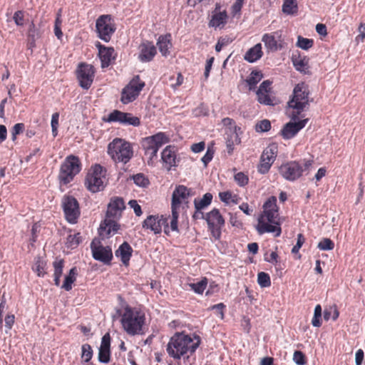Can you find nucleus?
<instances>
[{
    "instance_id": "f257e3e1",
    "label": "nucleus",
    "mask_w": 365,
    "mask_h": 365,
    "mask_svg": "<svg viewBox=\"0 0 365 365\" xmlns=\"http://www.w3.org/2000/svg\"><path fill=\"white\" fill-rule=\"evenodd\" d=\"M263 213L259 217L256 230L259 235L274 233L275 237L281 235L282 230L277 218L279 216L277 198L270 197L263 205Z\"/></svg>"
},
{
    "instance_id": "cd10ccee",
    "label": "nucleus",
    "mask_w": 365,
    "mask_h": 365,
    "mask_svg": "<svg viewBox=\"0 0 365 365\" xmlns=\"http://www.w3.org/2000/svg\"><path fill=\"white\" fill-rule=\"evenodd\" d=\"M132 247L128 242H125L115 251V256L120 257L123 264L127 266L132 255Z\"/></svg>"
},
{
    "instance_id": "473e14b6",
    "label": "nucleus",
    "mask_w": 365,
    "mask_h": 365,
    "mask_svg": "<svg viewBox=\"0 0 365 365\" xmlns=\"http://www.w3.org/2000/svg\"><path fill=\"white\" fill-rule=\"evenodd\" d=\"M282 12L287 15H295L297 14L298 6L297 0H283Z\"/></svg>"
},
{
    "instance_id": "a211bd4d",
    "label": "nucleus",
    "mask_w": 365,
    "mask_h": 365,
    "mask_svg": "<svg viewBox=\"0 0 365 365\" xmlns=\"http://www.w3.org/2000/svg\"><path fill=\"white\" fill-rule=\"evenodd\" d=\"M262 41L267 49L272 51L279 50L283 47L282 31H277L272 34H265Z\"/></svg>"
},
{
    "instance_id": "f03ea898",
    "label": "nucleus",
    "mask_w": 365,
    "mask_h": 365,
    "mask_svg": "<svg viewBox=\"0 0 365 365\" xmlns=\"http://www.w3.org/2000/svg\"><path fill=\"white\" fill-rule=\"evenodd\" d=\"M200 338L195 336L194 339L188 335L177 334L173 336L167 344V352L174 359H180L187 353L192 354L200 344Z\"/></svg>"
},
{
    "instance_id": "1a4fd4ad",
    "label": "nucleus",
    "mask_w": 365,
    "mask_h": 365,
    "mask_svg": "<svg viewBox=\"0 0 365 365\" xmlns=\"http://www.w3.org/2000/svg\"><path fill=\"white\" fill-rule=\"evenodd\" d=\"M98 36L105 42H108L115 31V26L110 15H101L96 22Z\"/></svg>"
},
{
    "instance_id": "bb28decb",
    "label": "nucleus",
    "mask_w": 365,
    "mask_h": 365,
    "mask_svg": "<svg viewBox=\"0 0 365 365\" xmlns=\"http://www.w3.org/2000/svg\"><path fill=\"white\" fill-rule=\"evenodd\" d=\"M218 4L216 5L215 11L212 15V18L209 22V26L215 28H221L225 26L227 22V15L225 11H217Z\"/></svg>"
},
{
    "instance_id": "e2e57ef3",
    "label": "nucleus",
    "mask_w": 365,
    "mask_h": 365,
    "mask_svg": "<svg viewBox=\"0 0 365 365\" xmlns=\"http://www.w3.org/2000/svg\"><path fill=\"white\" fill-rule=\"evenodd\" d=\"M8 305L6 304V299L5 297V294L4 293L1 299L0 302V323H2L3 321V314L8 309Z\"/></svg>"
},
{
    "instance_id": "ddd939ff",
    "label": "nucleus",
    "mask_w": 365,
    "mask_h": 365,
    "mask_svg": "<svg viewBox=\"0 0 365 365\" xmlns=\"http://www.w3.org/2000/svg\"><path fill=\"white\" fill-rule=\"evenodd\" d=\"M143 227L150 229L153 231L155 234L160 233L162 228H164V232L166 235L169 234V226L168 223V218L163 215H150L143 222Z\"/></svg>"
},
{
    "instance_id": "39448f33",
    "label": "nucleus",
    "mask_w": 365,
    "mask_h": 365,
    "mask_svg": "<svg viewBox=\"0 0 365 365\" xmlns=\"http://www.w3.org/2000/svg\"><path fill=\"white\" fill-rule=\"evenodd\" d=\"M309 88L304 83H298L294 87L292 98L288 102L289 107L297 110V113L291 116L292 120H296L298 115L309 107Z\"/></svg>"
},
{
    "instance_id": "2f4dec72",
    "label": "nucleus",
    "mask_w": 365,
    "mask_h": 365,
    "mask_svg": "<svg viewBox=\"0 0 365 365\" xmlns=\"http://www.w3.org/2000/svg\"><path fill=\"white\" fill-rule=\"evenodd\" d=\"M78 271L76 267H73L70 269L69 274L66 276L64 282L61 286L62 289L66 291H70L72 289V284L76 281Z\"/></svg>"
},
{
    "instance_id": "dca6fc26",
    "label": "nucleus",
    "mask_w": 365,
    "mask_h": 365,
    "mask_svg": "<svg viewBox=\"0 0 365 365\" xmlns=\"http://www.w3.org/2000/svg\"><path fill=\"white\" fill-rule=\"evenodd\" d=\"M100 241L93 240L91 244L93 257L104 264H109L113 258L112 250L109 246L103 247Z\"/></svg>"
},
{
    "instance_id": "a18cd8bd",
    "label": "nucleus",
    "mask_w": 365,
    "mask_h": 365,
    "mask_svg": "<svg viewBox=\"0 0 365 365\" xmlns=\"http://www.w3.org/2000/svg\"><path fill=\"white\" fill-rule=\"evenodd\" d=\"M271 128V123L269 120L264 119L258 122L255 125L257 132H267Z\"/></svg>"
},
{
    "instance_id": "4c0bfd02",
    "label": "nucleus",
    "mask_w": 365,
    "mask_h": 365,
    "mask_svg": "<svg viewBox=\"0 0 365 365\" xmlns=\"http://www.w3.org/2000/svg\"><path fill=\"white\" fill-rule=\"evenodd\" d=\"M207 284V280L206 278L201 279L196 283L189 284V287L197 294H202L205 289Z\"/></svg>"
},
{
    "instance_id": "c03bdc74",
    "label": "nucleus",
    "mask_w": 365,
    "mask_h": 365,
    "mask_svg": "<svg viewBox=\"0 0 365 365\" xmlns=\"http://www.w3.org/2000/svg\"><path fill=\"white\" fill-rule=\"evenodd\" d=\"M320 250H331L334 247V242L329 238H324L317 245Z\"/></svg>"
},
{
    "instance_id": "58836bf2",
    "label": "nucleus",
    "mask_w": 365,
    "mask_h": 365,
    "mask_svg": "<svg viewBox=\"0 0 365 365\" xmlns=\"http://www.w3.org/2000/svg\"><path fill=\"white\" fill-rule=\"evenodd\" d=\"M93 356V349L91 345L84 344L81 346V359L84 362H88Z\"/></svg>"
},
{
    "instance_id": "7ed1b4c3",
    "label": "nucleus",
    "mask_w": 365,
    "mask_h": 365,
    "mask_svg": "<svg viewBox=\"0 0 365 365\" xmlns=\"http://www.w3.org/2000/svg\"><path fill=\"white\" fill-rule=\"evenodd\" d=\"M145 321V314L142 312L130 307L125 308L120 319L123 329L132 336L142 333Z\"/></svg>"
},
{
    "instance_id": "2eb2a0df",
    "label": "nucleus",
    "mask_w": 365,
    "mask_h": 365,
    "mask_svg": "<svg viewBox=\"0 0 365 365\" xmlns=\"http://www.w3.org/2000/svg\"><path fill=\"white\" fill-rule=\"evenodd\" d=\"M103 120L106 122H118L124 125H131L138 126L140 125V119L138 117L133 116L131 113H123L118 110H115L108 114L107 118H104Z\"/></svg>"
},
{
    "instance_id": "37998d69",
    "label": "nucleus",
    "mask_w": 365,
    "mask_h": 365,
    "mask_svg": "<svg viewBox=\"0 0 365 365\" xmlns=\"http://www.w3.org/2000/svg\"><path fill=\"white\" fill-rule=\"evenodd\" d=\"M313 40L309 38H303L302 36L298 37L297 45L298 47L307 50L312 47L313 46Z\"/></svg>"
},
{
    "instance_id": "a19ab883",
    "label": "nucleus",
    "mask_w": 365,
    "mask_h": 365,
    "mask_svg": "<svg viewBox=\"0 0 365 365\" xmlns=\"http://www.w3.org/2000/svg\"><path fill=\"white\" fill-rule=\"evenodd\" d=\"M80 233L68 235L66 239L67 247L71 249L76 247L80 243Z\"/></svg>"
},
{
    "instance_id": "49530a36",
    "label": "nucleus",
    "mask_w": 365,
    "mask_h": 365,
    "mask_svg": "<svg viewBox=\"0 0 365 365\" xmlns=\"http://www.w3.org/2000/svg\"><path fill=\"white\" fill-rule=\"evenodd\" d=\"M133 179L135 184L140 187H146L149 183L148 179L142 173L133 175Z\"/></svg>"
},
{
    "instance_id": "412c9836",
    "label": "nucleus",
    "mask_w": 365,
    "mask_h": 365,
    "mask_svg": "<svg viewBox=\"0 0 365 365\" xmlns=\"http://www.w3.org/2000/svg\"><path fill=\"white\" fill-rule=\"evenodd\" d=\"M117 220L106 216L104 222L101 224L99 228V234L102 238H108L118 231L119 226L116 222Z\"/></svg>"
},
{
    "instance_id": "c85d7f7f",
    "label": "nucleus",
    "mask_w": 365,
    "mask_h": 365,
    "mask_svg": "<svg viewBox=\"0 0 365 365\" xmlns=\"http://www.w3.org/2000/svg\"><path fill=\"white\" fill-rule=\"evenodd\" d=\"M293 65L295 68L304 73L308 72L309 69V59L306 56H301L300 55H293L292 57Z\"/></svg>"
},
{
    "instance_id": "20e7f679",
    "label": "nucleus",
    "mask_w": 365,
    "mask_h": 365,
    "mask_svg": "<svg viewBox=\"0 0 365 365\" xmlns=\"http://www.w3.org/2000/svg\"><path fill=\"white\" fill-rule=\"evenodd\" d=\"M108 153L115 163H127L133 156L130 143L121 138H115L108 145Z\"/></svg>"
},
{
    "instance_id": "9b49d317",
    "label": "nucleus",
    "mask_w": 365,
    "mask_h": 365,
    "mask_svg": "<svg viewBox=\"0 0 365 365\" xmlns=\"http://www.w3.org/2000/svg\"><path fill=\"white\" fill-rule=\"evenodd\" d=\"M62 207L66 220L72 224L76 223L80 216L77 200L72 196H65L62 200Z\"/></svg>"
},
{
    "instance_id": "c9c22d12",
    "label": "nucleus",
    "mask_w": 365,
    "mask_h": 365,
    "mask_svg": "<svg viewBox=\"0 0 365 365\" xmlns=\"http://www.w3.org/2000/svg\"><path fill=\"white\" fill-rule=\"evenodd\" d=\"M46 262L43 258L37 257L35 258V263L32 267L33 270L37 274L38 277H43L46 274L45 267Z\"/></svg>"
},
{
    "instance_id": "f704fd0d",
    "label": "nucleus",
    "mask_w": 365,
    "mask_h": 365,
    "mask_svg": "<svg viewBox=\"0 0 365 365\" xmlns=\"http://www.w3.org/2000/svg\"><path fill=\"white\" fill-rule=\"evenodd\" d=\"M212 195L210 192L205 193L200 200L195 199L194 205L196 210H202L207 207L212 202Z\"/></svg>"
},
{
    "instance_id": "680f3d73",
    "label": "nucleus",
    "mask_w": 365,
    "mask_h": 365,
    "mask_svg": "<svg viewBox=\"0 0 365 365\" xmlns=\"http://www.w3.org/2000/svg\"><path fill=\"white\" fill-rule=\"evenodd\" d=\"M29 37L32 39L33 41H35L36 38L39 37V34L38 30L36 29L34 23L32 21L29 26V29L28 31Z\"/></svg>"
},
{
    "instance_id": "aec40b11",
    "label": "nucleus",
    "mask_w": 365,
    "mask_h": 365,
    "mask_svg": "<svg viewBox=\"0 0 365 365\" xmlns=\"http://www.w3.org/2000/svg\"><path fill=\"white\" fill-rule=\"evenodd\" d=\"M125 207V206L123 198L120 197H113L110 199L108 205L106 216L119 219L121 217V212Z\"/></svg>"
},
{
    "instance_id": "603ef678",
    "label": "nucleus",
    "mask_w": 365,
    "mask_h": 365,
    "mask_svg": "<svg viewBox=\"0 0 365 365\" xmlns=\"http://www.w3.org/2000/svg\"><path fill=\"white\" fill-rule=\"evenodd\" d=\"M258 101L260 103H263L264 105H273L272 100L269 96L268 93L264 92H257Z\"/></svg>"
},
{
    "instance_id": "864d4df0",
    "label": "nucleus",
    "mask_w": 365,
    "mask_h": 365,
    "mask_svg": "<svg viewBox=\"0 0 365 365\" xmlns=\"http://www.w3.org/2000/svg\"><path fill=\"white\" fill-rule=\"evenodd\" d=\"M222 123L224 125L228 126L227 130L226 131L227 135H232L235 130V126H237L235 121L232 118H225L222 119Z\"/></svg>"
},
{
    "instance_id": "f8f14e48",
    "label": "nucleus",
    "mask_w": 365,
    "mask_h": 365,
    "mask_svg": "<svg viewBox=\"0 0 365 365\" xmlns=\"http://www.w3.org/2000/svg\"><path fill=\"white\" fill-rule=\"evenodd\" d=\"M277 145L271 144L262 152L260 158V163L258 165V171L262 174L267 173L274 163L277 154Z\"/></svg>"
},
{
    "instance_id": "338daca9",
    "label": "nucleus",
    "mask_w": 365,
    "mask_h": 365,
    "mask_svg": "<svg viewBox=\"0 0 365 365\" xmlns=\"http://www.w3.org/2000/svg\"><path fill=\"white\" fill-rule=\"evenodd\" d=\"M128 205L131 208L133 209L135 215L137 216H140L142 215V210L140 206L138 205V202L135 200H131L129 201Z\"/></svg>"
},
{
    "instance_id": "5701e85b",
    "label": "nucleus",
    "mask_w": 365,
    "mask_h": 365,
    "mask_svg": "<svg viewBox=\"0 0 365 365\" xmlns=\"http://www.w3.org/2000/svg\"><path fill=\"white\" fill-rule=\"evenodd\" d=\"M190 196V190L184 186H178L173 192L171 207L179 208L180 204Z\"/></svg>"
},
{
    "instance_id": "774afa93",
    "label": "nucleus",
    "mask_w": 365,
    "mask_h": 365,
    "mask_svg": "<svg viewBox=\"0 0 365 365\" xmlns=\"http://www.w3.org/2000/svg\"><path fill=\"white\" fill-rule=\"evenodd\" d=\"M232 196H233L232 194L230 192H229V191L222 192H220L219 193L220 199L222 202H225L227 204L230 202V200L232 198Z\"/></svg>"
},
{
    "instance_id": "72a5a7b5",
    "label": "nucleus",
    "mask_w": 365,
    "mask_h": 365,
    "mask_svg": "<svg viewBox=\"0 0 365 365\" xmlns=\"http://www.w3.org/2000/svg\"><path fill=\"white\" fill-rule=\"evenodd\" d=\"M240 128L237 126H235V130L233 131V133L232 135H229L227 140V147L228 148V153H231L233 150V146L235 144L240 143V138L239 137L237 130H240Z\"/></svg>"
},
{
    "instance_id": "c756f323",
    "label": "nucleus",
    "mask_w": 365,
    "mask_h": 365,
    "mask_svg": "<svg viewBox=\"0 0 365 365\" xmlns=\"http://www.w3.org/2000/svg\"><path fill=\"white\" fill-rule=\"evenodd\" d=\"M262 56V45L257 43L250 48L245 54L244 58L248 62L253 63L259 59Z\"/></svg>"
},
{
    "instance_id": "b1692460",
    "label": "nucleus",
    "mask_w": 365,
    "mask_h": 365,
    "mask_svg": "<svg viewBox=\"0 0 365 365\" xmlns=\"http://www.w3.org/2000/svg\"><path fill=\"white\" fill-rule=\"evenodd\" d=\"M161 160L167 170L176 166V155L175 147L168 145L161 153Z\"/></svg>"
},
{
    "instance_id": "393cba45",
    "label": "nucleus",
    "mask_w": 365,
    "mask_h": 365,
    "mask_svg": "<svg viewBox=\"0 0 365 365\" xmlns=\"http://www.w3.org/2000/svg\"><path fill=\"white\" fill-rule=\"evenodd\" d=\"M98 56L101 61V67H108L111 61L114 59V49L113 48H107L100 44H98Z\"/></svg>"
},
{
    "instance_id": "69168bd1",
    "label": "nucleus",
    "mask_w": 365,
    "mask_h": 365,
    "mask_svg": "<svg viewBox=\"0 0 365 365\" xmlns=\"http://www.w3.org/2000/svg\"><path fill=\"white\" fill-rule=\"evenodd\" d=\"M225 307L223 303H219L217 304L213 305L210 307L212 310H215L216 314L219 315L220 318L222 319L224 318V312L223 309Z\"/></svg>"
},
{
    "instance_id": "a878e982",
    "label": "nucleus",
    "mask_w": 365,
    "mask_h": 365,
    "mask_svg": "<svg viewBox=\"0 0 365 365\" xmlns=\"http://www.w3.org/2000/svg\"><path fill=\"white\" fill-rule=\"evenodd\" d=\"M205 219L209 227L212 228L221 227L225 224V220L219 210L215 208L207 213Z\"/></svg>"
},
{
    "instance_id": "8fccbe9b",
    "label": "nucleus",
    "mask_w": 365,
    "mask_h": 365,
    "mask_svg": "<svg viewBox=\"0 0 365 365\" xmlns=\"http://www.w3.org/2000/svg\"><path fill=\"white\" fill-rule=\"evenodd\" d=\"M63 263H64V261L61 259H56L53 262V268H54L53 276L61 277L62 273H63Z\"/></svg>"
},
{
    "instance_id": "052dcab7",
    "label": "nucleus",
    "mask_w": 365,
    "mask_h": 365,
    "mask_svg": "<svg viewBox=\"0 0 365 365\" xmlns=\"http://www.w3.org/2000/svg\"><path fill=\"white\" fill-rule=\"evenodd\" d=\"M214 155V150L212 147H208L205 155L202 157V161L205 166H207L209 162H210Z\"/></svg>"
},
{
    "instance_id": "4468645a",
    "label": "nucleus",
    "mask_w": 365,
    "mask_h": 365,
    "mask_svg": "<svg viewBox=\"0 0 365 365\" xmlns=\"http://www.w3.org/2000/svg\"><path fill=\"white\" fill-rule=\"evenodd\" d=\"M94 68L93 66L81 63L77 69V78L81 87L84 89H88L94 78Z\"/></svg>"
},
{
    "instance_id": "6e6552de",
    "label": "nucleus",
    "mask_w": 365,
    "mask_h": 365,
    "mask_svg": "<svg viewBox=\"0 0 365 365\" xmlns=\"http://www.w3.org/2000/svg\"><path fill=\"white\" fill-rule=\"evenodd\" d=\"M106 170L100 165H95L86 177L85 185L92 192L103 190L105 187Z\"/></svg>"
},
{
    "instance_id": "0e129e2a",
    "label": "nucleus",
    "mask_w": 365,
    "mask_h": 365,
    "mask_svg": "<svg viewBox=\"0 0 365 365\" xmlns=\"http://www.w3.org/2000/svg\"><path fill=\"white\" fill-rule=\"evenodd\" d=\"M304 242V237L302 234H298L297 244L292 249V252L297 254Z\"/></svg>"
},
{
    "instance_id": "79ce46f5",
    "label": "nucleus",
    "mask_w": 365,
    "mask_h": 365,
    "mask_svg": "<svg viewBox=\"0 0 365 365\" xmlns=\"http://www.w3.org/2000/svg\"><path fill=\"white\" fill-rule=\"evenodd\" d=\"M172 209V217L170 220V226L169 227V230H171L172 231L178 232V209L175 207H171Z\"/></svg>"
},
{
    "instance_id": "9d476101",
    "label": "nucleus",
    "mask_w": 365,
    "mask_h": 365,
    "mask_svg": "<svg viewBox=\"0 0 365 365\" xmlns=\"http://www.w3.org/2000/svg\"><path fill=\"white\" fill-rule=\"evenodd\" d=\"M144 86L145 83L140 80L139 76L133 77L122 91L121 102L127 104L135 100Z\"/></svg>"
},
{
    "instance_id": "e433bc0d",
    "label": "nucleus",
    "mask_w": 365,
    "mask_h": 365,
    "mask_svg": "<svg viewBox=\"0 0 365 365\" xmlns=\"http://www.w3.org/2000/svg\"><path fill=\"white\" fill-rule=\"evenodd\" d=\"M262 78V74L260 71H252L248 78L246 79V82L250 86V89H252Z\"/></svg>"
},
{
    "instance_id": "7c9ffc66",
    "label": "nucleus",
    "mask_w": 365,
    "mask_h": 365,
    "mask_svg": "<svg viewBox=\"0 0 365 365\" xmlns=\"http://www.w3.org/2000/svg\"><path fill=\"white\" fill-rule=\"evenodd\" d=\"M157 45L163 56H166L169 53L171 47L170 35L160 36L158 40Z\"/></svg>"
},
{
    "instance_id": "13d9d810",
    "label": "nucleus",
    "mask_w": 365,
    "mask_h": 365,
    "mask_svg": "<svg viewBox=\"0 0 365 365\" xmlns=\"http://www.w3.org/2000/svg\"><path fill=\"white\" fill-rule=\"evenodd\" d=\"M24 129V125L23 123H16L14 125L11 130V138L12 140L16 139V135L21 133Z\"/></svg>"
},
{
    "instance_id": "6e6d98bb",
    "label": "nucleus",
    "mask_w": 365,
    "mask_h": 365,
    "mask_svg": "<svg viewBox=\"0 0 365 365\" xmlns=\"http://www.w3.org/2000/svg\"><path fill=\"white\" fill-rule=\"evenodd\" d=\"M293 360L298 365H304L306 363L304 354L300 351L294 352Z\"/></svg>"
},
{
    "instance_id": "3c124183",
    "label": "nucleus",
    "mask_w": 365,
    "mask_h": 365,
    "mask_svg": "<svg viewBox=\"0 0 365 365\" xmlns=\"http://www.w3.org/2000/svg\"><path fill=\"white\" fill-rule=\"evenodd\" d=\"M58 113H54L52 115L51 125L52 128V134L53 137H56L58 134Z\"/></svg>"
},
{
    "instance_id": "f3484780",
    "label": "nucleus",
    "mask_w": 365,
    "mask_h": 365,
    "mask_svg": "<svg viewBox=\"0 0 365 365\" xmlns=\"http://www.w3.org/2000/svg\"><path fill=\"white\" fill-rule=\"evenodd\" d=\"M303 173V168L298 162L291 161L279 167V173L289 181H294L300 178Z\"/></svg>"
},
{
    "instance_id": "bf43d9fd",
    "label": "nucleus",
    "mask_w": 365,
    "mask_h": 365,
    "mask_svg": "<svg viewBox=\"0 0 365 365\" xmlns=\"http://www.w3.org/2000/svg\"><path fill=\"white\" fill-rule=\"evenodd\" d=\"M110 336L108 333L106 334L101 339V344L99 349L110 350Z\"/></svg>"
},
{
    "instance_id": "de8ad7c7",
    "label": "nucleus",
    "mask_w": 365,
    "mask_h": 365,
    "mask_svg": "<svg viewBox=\"0 0 365 365\" xmlns=\"http://www.w3.org/2000/svg\"><path fill=\"white\" fill-rule=\"evenodd\" d=\"M13 20L18 26H24L25 24L24 12L19 10L14 14Z\"/></svg>"
},
{
    "instance_id": "ea45409f",
    "label": "nucleus",
    "mask_w": 365,
    "mask_h": 365,
    "mask_svg": "<svg viewBox=\"0 0 365 365\" xmlns=\"http://www.w3.org/2000/svg\"><path fill=\"white\" fill-rule=\"evenodd\" d=\"M257 282L261 287H267L271 284L270 277L268 274L261 272L257 275Z\"/></svg>"
},
{
    "instance_id": "423d86ee",
    "label": "nucleus",
    "mask_w": 365,
    "mask_h": 365,
    "mask_svg": "<svg viewBox=\"0 0 365 365\" xmlns=\"http://www.w3.org/2000/svg\"><path fill=\"white\" fill-rule=\"evenodd\" d=\"M168 141L169 138L163 133H158L143 140L142 146L145 150V154L149 156L148 165L153 164V159L156 158L159 148Z\"/></svg>"
},
{
    "instance_id": "09e8293b",
    "label": "nucleus",
    "mask_w": 365,
    "mask_h": 365,
    "mask_svg": "<svg viewBox=\"0 0 365 365\" xmlns=\"http://www.w3.org/2000/svg\"><path fill=\"white\" fill-rule=\"evenodd\" d=\"M339 313L336 307H331L329 310L324 312V318L326 321H328L330 317L335 321L339 317Z\"/></svg>"
},
{
    "instance_id": "4be33fe9",
    "label": "nucleus",
    "mask_w": 365,
    "mask_h": 365,
    "mask_svg": "<svg viewBox=\"0 0 365 365\" xmlns=\"http://www.w3.org/2000/svg\"><path fill=\"white\" fill-rule=\"evenodd\" d=\"M156 54V48L152 42L145 41L139 46L138 58L142 62H149Z\"/></svg>"
},
{
    "instance_id": "6ab92c4d",
    "label": "nucleus",
    "mask_w": 365,
    "mask_h": 365,
    "mask_svg": "<svg viewBox=\"0 0 365 365\" xmlns=\"http://www.w3.org/2000/svg\"><path fill=\"white\" fill-rule=\"evenodd\" d=\"M309 119H304L298 122H289L286 123L282 130L281 135L284 139H291L297 135V133L302 129L308 122Z\"/></svg>"
},
{
    "instance_id": "4d7b16f0",
    "label": "nucleus",
    "mask_w": 365,
    "mask_h": 365,
    "mask_svg": "<svg viewBox=\"0 0 365 365\" xmlns=\"http://www.w3.org/2000/svg\"><path fill=\"white\" fill-rule=\"evenodd\" d=\"M235 180L240 186H244L248 182L247 176L241 172L235 175Z\"/></svg>"
},
{
    "instance_id": "0eeeda50",
    "label": "nucleus",
    "mask_w": 365,
    "mask_h": 365,
    "mask_svg": "<svg viewBox=\"0 0 365 365\" xmlns=\"http://www.w3.org/2000/svg\"><path fill=\"white\" fill-rule=\"evenodd\" d=\"M81 170V163L78 157L71 155L65 159L61 165L58 179L66 185L73 180L74 176Z\"/></svg>"
},
{
    "instance_id": "5fc2aeb1",
    "label": "nucleus",
    "mask_w": 365,
    "mask_h": 365,
    "mask_svg": "<svg viewBox=\"0 0 365 365\" xmlns=\"http://www.w3.org/2000/svg\"><path fill=\"white\" fill-rule=\"evenodd\" d=\"M110 351L99 349L98 351V360L99 361L107 364L110 361Z\"/></svg>"
}]
</instances>
